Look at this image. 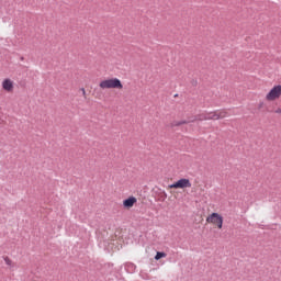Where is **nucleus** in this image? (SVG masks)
Instances as JSON below:
<instances>
[{
    "label": "nucleus",
    "mask_w": 281,
    "mask_h": 281,
    "mask_svg": "<svg viewBox=\"0 0 281 281\" xmlns=\"http://www.w3.org/2000/svg\"><path fill=\"white\" fill-rule=\"evenodd\" d=\"M100 89H124L122 81L117 78L105 79L99 83Z\"/></svg>",
    "instance_id": "1"
},
{
    "label": "nucleus",
    "mask_w": 281,
    "mask_h": 281,
    "mask_svg": "<svg viewBox=\"0 0 281 281\" xmlns=\"http://www.w3.org/2000/svg\"><path fill=\"white\" fill-rule=\"evenodd\" d=\"M169 188L175 190H178V189L183 190L186 188H192V182H190V179L181 178L177 182L170 184Z\"/></svg>",
    "instance_id": "2"
},
{
    "label": "nucleus",
    "mask_w": 281,
    "mask_h": 281,
    "mask_svg": "<svg viewBox=\"0 0 281 281\" xmlns=\"http://www.w3.org/2000/svg\"><path fill=\"white\" fill-rule=\"evenodd\" d=\"M206 223H212L213 225H216L218 229H223V216L218 213H212L207 218Z\"/></svg>",
    "instance_id": "3"
},
{
    "label": "nucleus",
    "mask_w": 281,
    "mask_h": 281,
    "mask_svg": "<svg viewBox=\"0 0 281 281\" xmlns=\"http://www.w3.org/2000/svg\"><path fill=\"white\" fill-rule=\"evenodd\" d=\"M281 95V86H274L269 93L266 95V100L273 101L278 100Z\"/></svg>",
    "instance_id": "4"
},
{
    "label": "nucleus",
    "mask_w": 281,
    "mask_h": 281,
    "mask_svg": "<svg viewBox=\"0 0 281 281\" xmlns=\"http://www.w3.org/2000/svg\"><path fill=\"white\" fill-rule=\"evenodd\" d=\"M137 203V198L130 196L123 201L124 207L131 209Z\"/></svg>",
    "instance_id": "5"
},
{
    "label": "nucleus",
    "mask_w": 281,
    "mask_h": 281,
    "mask_svg": "<svg viewBox=\"0 0 281 281\" xmlns=\"http://www.w3.org/2000/svg\"><path fill=\"white\" fill-rule=\"evenodd\" d=\"M2 88L4 89V91L10 92L12 91V89H14V83L10 79H4L2 81Z\"/></svg>",
    "instance_id": "6"
},
{
    "label": "nucleus",
    "mask_w": 281,
    "mask_h": 281,
    "mask_svg": "<svg viewBox=\"0 0 281 281\" xmlns=\"http://www.w3.org/2000/svg\"><path fill=\"white\" fill-rule=\"evenodd\" d=\"M194 120H199L200 122H203L204 120H214V112L199 114Z\"/></svg>",
    "instance_id": "7"
},
{
    "label": "nucleus",
    "mask_w": 281,
    "mask_h": 281,
    "mask_svg": "<svg viewBox=\"0 0 281 281\" xmlns=\"http://www.w3.org/2000/svg\"><path fill=\"white\" fill-rule=\"evenodd\" d=\"M223 117H227V112H213V120H223Z\"/></svg>",
    "instance_id": "8"
},
{
    "label": "nucleus",
    "mask_w": 281,
    "mask_h": 281,
    "mask_svg": "<svg viewBox=\"0 0 281 281\" xmlns=\"http://www.w3.org/2000/svg\"><path fill=\"white\" fill-rule=\"evenodd\" d=\"M161 258H166V252L158 251L155 256V260H161Z\"/></svg>",
    "instance_id": "9"
},
{
    "label": "nucleus",
    "mask_w": 281,
    "mask_h": 281,
    "mask_svg": "<svg viewBox=\"0 0 281 281\" xmlns=\"http://www.w3.org/2000/svg\"><path fill=\"white\" fill-rule=\"evenodd\" d=\"M183 124H190V121L183 120V121L175 122V123H173V126H181V125H183Z\"/></svg>",
    "instance_id": "10"
},
{
    "label": "nucleus",
    "mask_w": 281,
    "mask_h": 281,
    "mask_svg": "<svg viewBox=\"0 0 281 281\" xmlns=\"http://www.w3.org/2000/svg\"><path fill=\"white\" fill-rule=\"evenodd\" d=\"M4 262L8 267H12V260L9 257H4Z\"/></svg>",
    "instance_id": "11"
},
{
    "label": "nucleus",
    "mask_w": 281,
    "mask_h": 281,
    "mask_svg": "<svg viewBox=\"0 0 281 281\" xmlns=\"http://www.w3.org/2000/svg\"><path fill=\"white\" fill-rule=\"evenodd\" d=\"M128 268L131 269V271H135V265L134 263H130Z\"/></svg>",
    "instance_id": "12"
},
{
    "label": "nucleus",
    "mask_w": 281,
    "mask_h": 281,
    "mask_svg": "<svg viewBox=\"0 0 281 281\" xmlns=\"http://www.w3.org/2000/svg\"><path fill=\"white\" fill-rule=\"evenodd\" d=\"M81 91H82L83 98H87V91L85 90V88H81Z\"/></svg>",
    "instance_id": "13"
},
{
    "label": "nucleus",
    "mask_w": 281,
    "mask_h": 281,
    "mask_svg": "<svg viewBox=\"0 0 281 281\" xmlns=\"http://www.w3.org/2000/svg\"><path fill=\"white\" fill-rule=\"evenodd\" d=\"M274 113H281V108L277 109Z\"/></svg>",
    "instance_id": "14"
},
{
    "label": "nucleus",
    "mask_w": 281,
    "mask_h": 281,
    "mask_svg": "<svg viewBox=\"0 0 281 281\" xmlns=\"http://www.w3.org/2000/svg\"><path fill=\"white\" fill-rule=\"evenodd\" d=\"M192 85H196V81H193Z\"/></svg>",
    "instance_id": "15"
}]
</instances>
